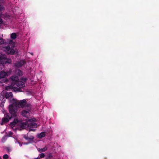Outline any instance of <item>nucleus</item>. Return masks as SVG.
<instances>
[{
	"instance_id": "1",
	"label": "nucleus",
	"mask_w": 159,
	"mask_h": 159,
	"mask_svg": "<svg viewBox=\"0 0 159 159\" xmlns=\"http://www.w3.org/2000/svg\"><path fill=\"white\" fill-rule=\"evenodd\" d=\"M3 18L7 22L5 25H8L12 26L13 28H16L18 27V25L22 26L24 25L25 22L24 21L22 22L20 21L23 20V16L22 13L20 14L12 15L10 14L6 13L2 14L0 13V24H3V21L1 18Z\"/></svg>"
},
{
	"instance_id": "2",
	"label": "nucleus",
	"mask_w": 159,
	"mask_h": 159,
	"mask_svg": "<svg viewBox=\"0 0 159 159\" xmlns=\"http://www.w3.org/2000/svg\"><path fill=\"white\" fill-rule=\"evenodd\" d=\"M10 79L13 82L11 85L6 86L5 89L17 92L20 91V88H23L25 87V83L27 80V78L23 77L20 79V80H19L18 76L14 75L10 77Z\"/></svg>"
},
{
	"instance_id": "3",
	"label": "nucleus",
	"mask_w": 159,
	"mask_h": 159,
	"mask_svg": "<svg viewBox=\"0 0 159 159\" xmlns=\"http://www.w3.org/2000/svg\"><path fill=\"white\" fill-rule=\"evenodd\" d=\"M11 104L9 106V110L10 113L13 116H16L17 113L20 111V108H25L28 104H30L27 103L26 99L20 100L19 102L12 98L10 99Z\"/></svg>"
},
{
	"instance_id": "4",
	"label": "nucleus",
	"mask_w": 159,
	"mask_h": 159,
	"mask_svg": "<svg viewBox=\"0 0 159 159\" xmlns=\"http://www.w3.org/2000/svg\"><path fill=\"white\" fill-rule=\"evenodd\" d=\"M32 110L31 105L30 104H28L26 107L24 108L21 111V115L23 117L28 118L30 116Z\"/></svg>"
},
{
	"instance_id": "5",
	"label": "nucleus",
	"mask_w": 159,
	"mask_h": 159,
	"mask_svg": "<svg viewBox=\"0 0 159 159\" xmlns=\"http://www.w3.org/2000/svg\"><path fill=\"white\" fill-rule=\"evenodd\" d=\"M11 62V59L7 58L6 55L1 54L0 55V63L3 64H10Z\"/></svg>"
},
{
	"instance_id": "6",
	"label": "nucleus",
	"mask_w": 159,
	"mask_h": 159,
	"mask_svg": "<svg viewBox=\"0 0 159 159\" xmlns=\"http://www.w3.org/2000/svg\"><path fill=\"white\" fill-rule=\"evenodd\" d=\"M36 121V120L34 118H32L29 120V121L31 123L28 125V127L29 128V131H35V129H34L37 127V125L36 123H34Z\"/></svg>"
},
{
	"instance_id": "7",
	"label": "nucleus",
	"mask_w": 159,
	"mask_h": 159,
	"mask_svg": "<svg viewBox=\"0 0 159 159\" xmlns=\"http://www.w3.org/2000/svg\"><path fill=\"white\" fill-rule=\"evenodd\" d=\"M2 49L5 52L9 54H13L15 52L14 46H12L10 48L9 46H8L3 47Z\"/></svg>"
},
{
	"instance_id": "8",
	"label": "nucleus",
	"mask_w": 159,
	"mask_h": 159,
	"mask_svg": "<svg viewBox=\"0 0 159 159\" xmlns=\"http://www.w3.org/2000/svg\"><path fill=\"white\" fill-rule=\"evenodd\" d=\"M13 116L11 114L6 113L4 115V117L2 118V122L0 123L1 125H2L3 123H7L12 117H15Z\"/></svg>"
},
{
	"instance_id": "9",
	"label": "nucleus",
	"mask_w": 159,
	"mask_h": 159,
	"mask_svg": "<svg viewBox=\"0 0 159 159\" xmlns=\"http://www.w3.org/2000/svg\"><path fill=\"white\" fill-rule=\"evenodd\" d=\"M26 63V62L24 60H21L20 61L17 62L14 64L15 67L17 68H19L21 67L22 66L24 65Z\"/></svg>"
},
{
	"instance_id": "10",
	"label": "nucleus",
	"mask_w": 159,
	"mask_h": 159,
	"mask_svg": "<svg viewBox=\"0 0 159 159\" xmlns=\"http://www.w3.org/2000/svg\"><path fill=\"white\" fill-rule=\"evenodd\" d=\"M8 75L7 72L3 71H1L0 72V80L5 78L8 76Z\"/></svg>"
},
{
	"instance_id": "11",
	"label": "nucleus",
	"mask_w": 159,
	"mask_h": 159,
	"mask_svg": "<svg viewBox=\"0 0 159 159\" xmlns=\"http://www.w3.org/2000/svg\"><path fill=\"white\" fill-rule=\"evenodd\" d=\"M50 146L49 144H48L46 145L43 148H39L38 149V151L40 152H45L47 150L48 148Z\"/></svg>"
},
{
	"instance_id": "12",
	"label": "nucleus",
	"mask_w": 159,
	"mask_h": 159,
	"mask_svg": "<svg viewBox=\"0 0 159 159\" xmlns=\"http://www.w3.org/2000/svg\"><path fill=\"white\" fill-rule=\"evenodd\" d=\"M12 96L13 94L11 92H7L6 93L5 97L6 98H9L11 97V98L9 99V101L10 102V99L13 98Z\"/></svg>"
},
{
	"instance_id": "13",
	"label": "nucleus",
	"mask_w": 159,
	"mask_h": 159,
	"mask_svg": "<svg viewBox=\"0 0 159 159\" xmlns=\"http://www.w3.org/2000/svg\"><path fill=\"white\" fill-rule=\"evenodd\" d=\"M15 73L18 76H20L23 75V72L21 70L17 69L16 70Z\"/></svg>"
},
{
	"instance_id": "14",
	"label": "nucleus",
	"mask_w": 159,
	"mask_h": 159,
	"mask_svg": "<svg viewBox=\"0 0 159 159\" xmlns=\"http://www.w3.org/2000/svg\"><path fill=\"white\" fill-rule=\"evenodd\" d=\"M45 133L44 132H42L38 134L37 135V137L38 138H41L45 137Z\"/></svg>"
},
{
	"instance_id": "15",
	"label": "nucleus",
	"mask_w": 159,
	"mask_h": 159,
	"mask_svg": "<svg viewBox=\"0 0 159 159\" xmlns=\"http://www.w3.org/2000/svg\"><path fill=\"white\" fill-rule=\"evenodd\" d=\"M17 35L16 33H13L11 34L10 38L12 39H15L16 38Z\"/></svg>"
},
{
	"instance_id": "16",
	"label": "nucleus",
	"mask_w": 159,
	"mask_h": 159,
	"mask_svg": "<svg viewBox=\"0 0 159 159\" xmlns=\"http://www.w3.org/2000/svg\"><path fill=\"white\" fill-rule=\"evenodd\" d=\"M24 138L26 140L28 141H31L34 139V137H31V138H29L26 135L24 136Z\"/></svg>"
},
{
	"instance_id": "17",
	"label": "nucleus",
	"mask_w": 159,
	"mask_h": 159,
	"mask_svg": "<svg viewBox=\"0 0 159 159\" xmlns=\"http://www.w3.org/2000/svg\"><path fill=\"white\" fill-rule=\"evenodd\" d=\"M5 149L8 152H9L11 151V148L10 147H6Z\"/></svg>"
},
{
	"instance_id": "18",
	"label": "nucleus",
	"mask_w": 159,
	"mask_h": 159,
	"mask_svg": "<svg viewBox=\"0 0 159 159\" xmlns=\"http://www.w3.org/2000/svg\"><path fill=\"white\" fill-rule=\"evenodd\" d=\"M18 122V120L17 119H15L13 122L11 123V124L12 125H15V124H16Z\"/></svg>"
},
{
	"instance_id": "19",
	"label": "nucleus",
	"mask_w": 159,
	"mask_h": 159,
	"mask_svg": "<svg viewBox=\"0 0 159 159\" xmlns=\"http://www.w3.org/2000/svg\"><path fill=\"white\" fill-rule=\"evenodd\" d=\"M7 136H4L2 138L1 141L2 142H4L7 139Z\"/></svg>"
},
{
	"instance_id": "20",
	"label": "nucleus",
	"mask_w": 159,
	"mask_h": 159,
	"mask_svg": "<svg viewBox=\"0 0 159 159\" xmlns=\"http://www.w3.org/2000/svg\"><path fill=\"white\" fill-rule=\"evenodd\" d=\"M5 10V7L2 5L0 4V12L2 11Z\"/></svg>"
},
{
	"instance_id": "21",
	"label": "nucleus",
	"mask_w": 159,
	"mask_h": 159,
	"mask_svg": "<svg viewBox=\"0 0 159 159\" xmlns=\"http://www.w3.org/2000/svg\"><path fill=\"white\" fill-rule=\"evenodd\" d=\"M4 96L2 94H0V100L2 101H3L4 99Z\"/></svg>"
},
{
	"instance_id": "22",
	"label": "nucleus",
	"mask_w": 159,
	"mask_h": 159,
	"mask_svg": "<svg viewBox=\"0 0 159 159\" xmlns=\"http://www.w3.org/2000/svg\"><path fill=\"white\" fill-rule=\"evenodd\" d=\"M8 157V155L6 154L4 155L3 156V159H7Z\"/></svg>"
},
{
	"instance_id": "23",
	"label": "nucleus",
	"mask_w": 159,
	"mask_h": 159,
	"mask_svg": "<svg viewBox=\"0 0 159 159\" xmlns=\"http://www.w3.org/2000/svg\"><path fill=\"white\" fill-rule=\"evenodd\" d=\"M39 156L41 158H42L44 157L45 155L43 153H42L40 154H39Z\"/></svg>"
},
{
	"instance_id": "24",
	"label": "nucleus",
	"mask_w": 159,
	"mask_h": 159,
	"mask_svg": "<svg viewBox=\"0 0 159 159\" xmlns=\"http://www.w3.org/2000/svg\"><path fill=\"white\" fill-rule=\"evenodd\" d=\"M5 100H4L2 102V103L0 104V106L2 107H3L4 106V104L5 102Z\"/></svg>"
},
{
	"instance_id": "25",
	"label": "nucleus",
	"mask_w": 159,
	"mask_h": 159,
	"mask_svg": "<svg viewBox=\"0 0 159 159\" xmlns=\"http://www.w3.org/2000/svg\"><path fill=\"white\" fill-rule=\"evenodd\" d=\"M4 67V66L3 64L0 63V70H2Z\"/></svg>"
},
{
	"instance_id": "26",
	"label": "nucleus",
	"mask_w": 159,
	"mask_h": 159,
	"mask_svg": "<svg viewBox=\"0 0 159 159\" xmlns=\"http://www.w3.org/2000/svg\"><path fill=\"white\" fill-rule=\"evenodd\" d=\"M4 41L3 39H0V44L3 43Z\"/></svg>"
},
{
	"instance_id": "27",
	"label": "nucleus",
	"mask_w": 159,
	"mask_h": 159,
	"mask_svg": "<svg viewBox=\"0 0 159 159\" xmlns=\"http://www.w3.org/2000/svg\"><path fill=\"white\" fill-rule=\"evenodd\" d=\"M28 53H30L32 56L34 55V53L33 52H28Z\"/></svg>"
},
{
	"instance_id": "28",
	"label": "nucleus",
	"mask_w": 159,
	"mask_h": 159,
	"mask_svg": "<svg viewBox=\"0 0 159 159\" xmlns=\"http://www.w3.org/2000/svg\"><path fill=\"white\" fill-rule=\"evenodd\" d=\"M19 143V142L17 141V140H16L15 141V143Z\"/></svg>"
},
{
	"instance_id": "29",
	"label": "nucleus",
	"mask_w": 159,
	"mask_h": 159,
	"mask_svg": "<svg viewBox=\"0 0 159 159\" xmlns=\"http://www.w3.org/2000/svg\"><path fill=\"white\" fill-rule=\"evenodd\" d=\"M18 144H19V145L20 147H21L22 146V144L20 143V142L18 143Z\"/></svg>"
},
{
	"instance_id": "30",
	"label": "nucleus",
	"mask_w": 159,
	"mask_h": 159,
	"mask_svg": "<svg viewBox=\"0 0 159 159\" xmlns=\"http://www.w3.org/2000/svg\"><path fill=\"white\" fill-rule=\"evenodd\" d=\"M40 159V158L38 157L37 158H34V159Z\"/></svg>"
},
{
	"instance_id": "31",
	"label": "nucleus",
	"mask_w": 159,
	"mask_h": 159,
	"mask_svg": "<svg viewBox=\"0 0 159 159\" xmlns=\"http://www.w3.org/2000/svg\"><path fill=\"white\" fill-rule=\"evenodd\" d=\"M29 143H24V144H26V145H27V144H28Z\"/></svg>"
},
{
	"instance_id": "32",
	"label": "nucleus",
	"mask_w": 159,
	"mask_h": 159,
	"mask_svg": "<svg viewBox=\"0 0 159 159\" xmlns=\"http://www.w3.org/2000/svg\"><path fill=\"white\" fill-rule=\"evenodd\" d=\"M1 2H3V0H0Z\"/></svg>"
},
{
	"instance_id": "33",
	"label": "nucleus",
	"mask_w": 159,
	"mask_h": 159,
	"mask_svg": "<svg viewBox=\"0 0 159 159\" xmlns=\"http://www.w3.org/2000/svg\"><path fill=\"white\" fill-rule=\"evenodd\" d=\"M10 42H11V40H10Z\"/></svg>"
}]
</instances>
